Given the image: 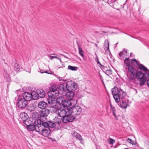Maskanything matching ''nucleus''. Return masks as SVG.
Returning a JSON list of instances; mask_svg holds the SVG:
<instances>
[{"mask_svg":"<svg viewBox=\"0 0 149 149\" xmlns=\"http://www.w3.org/2000/svg\"><path fill=\"white\" fill-rule=\"evenodd\" d=\"M37 94L38 96L41 98L44 97L45 94V92L42 89L38 90Z\"/></svg>","mask_w":149,"mask_h":149,"instance_id":"obj_24","label":"nucleus"},{"mask_svg":"<svg viewBox=\"0 0 149 149\" xmlns=\"http://www.w3.org/2000/svg\"><path fill=\"white\" fill-rule=\"evenodd\" d=\"M61 123V120H60L58 119V120L56 121H55L54 123V127L55 128H58L59 127V126Z\"/></svg>","mask_w":149,"mask_h":149,"instance_id":"obj_29","label":"nucleus"},{"mask_svg":"<svg viewBox=\"0 0 149 149\" xmlns=\"http://www.w3.org/2000/svg\"><path fill=\"white\" fill-rule=\"evenodd\" d=\"M104 49L106 52L107 51H108L109 54H110V52L109 49V42L107 40H106L104 43Z\"/></svg>","mask_w":149,"mask_h":149,"instance_id":"obj_22","label":"nucleus"},{"mask_svg":"<svg viewBox=\"0 0 149 149\" xmlns=\"http://www.w3.org/2000/svg\"><path fill=\"white\" fill-rule=\"evenodd\" d=\"M95 46H96V47H97V44H95Z\"/></svg>","mask_w":149,"mask_h":149,"instance_id":"obj_53","label":"nucleus"},{"mask_svg":"<svg viewBox=\"0 0 149 149\" xmlns=\"http://www.w3.org/2000/svg\"><path fill=\"white\" fill-rule=\"evenodd\" d=\"M96 61H98V58L97 56V58H96Z\"/></svg>","mask_w":149,"mask_h":149,"instance_id":"obj_45","label":"nucleus"},{"mask_svg":"<svg viewBox=\"0 0 149 149\" xmlns=\"http://www.w3.org/2000/svg\"><path fill=\"white\" fill-rule=\"evenodd\" d=\"M58 88V85L54 84H53L49 87L50 90L53 93V94H52V96H57L58 95L59 92L57 90Z\"/></svg>","mask_w":149,"mask_h":149,"instance_id":"obj_11","label":"nucleus"},{"mask_svg":"<svg viewBox=\"0 0 149 149\" xmlns=\"http://www.w3.org/2000/svg\"><path fill=\"white\" fill-rule=\"evenodd\" d=\"M68 69L72 70L75 71L77 70V68L75 66H72L70 65H69L68 67Z\"/></svg>","mask_w":149,"mask_h":149,"instance_id":"obj_35","label":"nucleus"},{"mask_svg":"<svg viewBox=\"0 0 149 149\" xmlns=\"http://www.w3.org/2000/svg\"><path fill=\"white\" fill-rule=\"evenodd\" d=\"M108 143L111 144H113L115 142V141L112 139L110 138L108 140Z\"/></svg>","mask_w":149,"mask_h":149,"instance_id":"obj_37","label":"nucleus"},{"mask_svg":"<svg viewBox=\"0 0 149 149\" xmlns=\"http://www.w3.org/2000/svg\"><path fill=\"white\" fill-rule=\"evenodd\" d=\"M139 68L140 70H142L143 71H144L145 72L146 71H148V69L146 67L144 66L143 65L141 64L139 66L138 69Z\"/></svg>","mask_w":149,"mask_h":149,"instance_id":"obj_30","label":"nucleus"},{"mask_svg":"<svg viewBox=\"0 0 149 149\" xmlns=\"http://www.w3.org/2000/svg\"><path fill=\"white\" fill-rule=\"evenodd\" d=\"M112 94L113 96L114 95H117L119 94L121 95V93H122L123 96H125L126 93L122 90L120 89H118L117 87H115L111 90Z\"/></svg>","mask_w":149,"mask_h":149,"instance_id":"obj_10","label":"nucleus"},{"mask_svg":"<svg viewBox=\"0 0 149 149\" xmlns=\"http://www.w3.org/2000/svg\"><path fill=\"white\" fill-rule=\"evenodd\" d=\"M51 55H56V54H52Z\"/></svg>","mask_w":149,"mask_h":149,"instance_id":"obj_49","label":"nucleus"},{"mask_svg":"<svg viewBox=\"0 0 149 149\" xmlns=\"http://www.w3.org/2000/svg\"><path fill=\"white\" fill-rule=\"evenodd\" d=\"M79 53L80 55L83 57L84 56V52L81 48L80 47H78Z\"/></svg>","mask_w":149,"mask_h":149,"instance_id":"obj_34","label":"nucleus"},{"mask_svg":"<svg viewBox=\"0 0 149 149\" xmlns=\"http://www.w3.org/2000/svg\"><path fill=\"white\" fill-rule=\"evenodd\" d=\"M128 100L126 99H125L124 97L122 99V102L120 104V107L122 108L126 109L127 107V102Z\"/></svg>","mask_w":149,"mask_h":149,"instance_id":"obj_19","label":"nucleus"},{"mask_svg":"<svg viewBox=\"0 0 149 149\" xmlns=\"http://www.w3.org/2000/svg\"><path fill=\"white\" fill-rule=\"evenodd\" d=\"M49 110L47 109H43L39 112V116L40 118H46L49 113Z\"/></svg>","mask_w":149,"mask_h":149,"instance_id":"obj_12","label":"nucleus"},{"mask_svg":"<svg viewBox=\"0 0 149 149\" xmlns=\"http://www.w3.org/2000/svg\"><path fill=\"white\" fill-rule=\"evenodd\" d=\"M41 125L43 127H48L49 128H52L54 127V123L52 122L48 121V122H43L41 121Z\"/></svg>","mask_w":149,"mask_h":149,"instance_id":"obj_13","label":"nucleus"},{"mask_svg":"<svg viewBox=\"0 0 149 149\" xmlns=\"http://www.w3.org/2000/svg\"><path fill=\"white\" fill-rule=\"evenodd\" d=\"M103 33H106V32H105V31H103Z\"/></svg>","mask_w":149,"mask_h":149,"instance_id":"obj_50","label":"nucleus"},{"mask_svg":"<svg viewBox=\"0 0 149 149\" xmlns=\"http://www.w3.org/2000/svg\"><path fill=\"white\" fill-rule=\"evenodd\" d=\"M97 64H100V62L99 61H97Z\"/></svg>","mask_w":149,"mask_h":149,"instance_id":"obj_46","label":"nucleus"},{"mask_svg":"<svg viewBox=\"0 0 149 149\" xmlns=\"http://www.w3.org/2000/svg\"><path fill=\"white\" fill-rule=\"evenodd\" d=\"M10 69H9V70H8V71H10Z\"/></svg>","mask_w":149,"mask_h":149,"instance_id":"obj_51","label":"nucleus"},{"mask_svg":"<svg viewBox=\"0 0 149 149\" xmlns=\"http://www.w3.org/2000/svg\"><path fill=\"white\" fill-rule=\"evenodd\" d=\"M53 58H56L57 59L58 58V57L56 56H50V58L51 60H52Z\"/></svg>","mask_w":149,"mask_h":149,"instance_id":"obj_41","label":"nucleus"},{"mask_svg":"<svg viewBox=\"0 0 149 149\" xmlns=\"http://www.w3.org/2000/svg\"><path fill=\"white\" fill-rule=\"evenodd\" d=\"M69 113L67 114L63 117L62 120L63 123H66L68 122H71L75 119L74 116L72 115L70 112Z\"/></svg>","mask_w":149,"mask_h":149,"instance_id":"obj_5","label":"nucleus"},{"mask_svg":"<svg viewBox=\"0 0 149 149\" xmlns=\"http://www.w3.org/2000/svg\"><path fill=\"white\" fill-rule=\"evenodd\" d=\"M131 64L132 65L136 66L139 65L138 61L136 59H132V61Z\"/></svg>","mask_w":149,"mask_h":149,"instance_id":"obj_33","label":"nucleus"},{"mask_svg":"<svg viewBox=\"0 0 149 149\" xmlns=\"http://www.w3.org/2000/svg\"><path fill=\"white\" fill-rule=\"evenodd\" d=\"M43 70H40V72L41 73H47V74H50L49 73H48V72L47 71H44V72H43Z\"/></svg>","mask_w":149,"mask_h":149,"instance_id":"obj_42","label":"nucleus"},{"mask_svg":"<svg viewBox=\"0 0 149 149\" xmlns=\"http://www.w3.org/2000/svg\"><path fill=\"white\" fill-rule=\"evenodd\" d=\"M32 119L31 118H28L27 119H26L23 122L26 125V126H29L33 124V122L32 121Z\"/></svg>","mask_w":149,"mask_h":149,"instance_id":"obj_21","label":"nucleus"},{"mask_svg":"<svg viewBox=\"0 0 149 149\" xmlns=\"http://www.w3.org/2000/svg\"><path fill=\"white\" fill-rule=\"evenodd\" d=\"M127 68L128 69V70L130 75H132L133 77H132L129 78L132 81H134V76H136L137 78V73L136 70L134 69V68L131 66H128Z\"/></svg>","mask_w":149,"mask_h":149,"instance_id":"obj_7","label":"nucleus"},{"mask_svg":"<svg viewBox=\"0 0 149 149\" xmlns=\"http://www.w3.org/2000/svg\"><path fill=\"white\" fill-rule=\"evenodd\" d=\"M147 83L148 86L149 87V79L147 80Z\"/></svg>","mask_w":149,"mask_h":149,"instance_id":"obj_43","label":"nucleus"},{"mask_svg":"<svg viewBox=\"0 0 149 149\" xmlns=\"http://www.w3.org/2000/svg\"><path fill=\"white\" fill-rule=\"evenodd\" d=\"M20 118L23 121V122L28 118L27 114L24 112L21 113L19 115Z\"/></svg>","mask_w":149,"mask_h":149,"instance_id":"obj_26","label":"nucleus"},{"mask_svg":"<svg viewBox=\"0 0 149 149\" xmlns=\"http://www.w3.org/2000/svg\"><path fill=\"white\" fill-rule=\"evenodd\" d=\"M110 106L111 110L112 111L113 115L114 116L115 118H117V117L116 114V111L115 110L114 107L113 106L111 103H110Z\"/></svg>","mask_w":149,"mask_h":149,"instance_id":"obj_28","label":"nucleus"},{"mask_svg":"<svg viewBox=\"0 0 149 149\" xmlns=\"http://www.w3.org/2000/svg\"><path fill=\"white\" fill-rule=\"evenodd\" d=\"M125 96H123L122 95V93H121V95L119 94H118L117 95H114L113 96V98H114L116 102L118 103L119 102L120 99H123V98Z\"/></svg>","mask_w":149,"mask_h":149,"instance_id":"obj_18","label":"nucleus"},{"mask_svg":"<svg viewBox=\"0 0 149 149\" xmlns=\"http://www.w3.org/2000/svg\"><path fill=\"white\" fill-rule=\"evenodd\" d=\"M65 95L68 100H72L74 96V93L73 91L68 90L65 93Z\"/></svg>","mask_w":149,"mask_h":149,"instance_id":"obj_15","label":"nucleus"},{"mask_svg":"<svg viewBox=\"0 0 149 149\" xmlns=\"http://www.w3.org/2000/svg\"><path fill=\"white\" fill-rule=\"evenodd\" d=\"M52 92V93L53 94V92Z\"/></svg>","mask_w":149,"mask_h":149,"instance_id":"obj_54","label":"nucleus"},{"mask_svg":"<svg viewBox=\"0 0 149 149\" xmlns=\"http://www.w3.org/2000/svg\"><path fill=\"white\" fill-rule=\"evenodd\" d=\"M69 110L71 114L74 116V118L77 115L80 114L82 110L80 107L78 105H75L69 108Z\"/></svg>","mask_w":149,"mask_h":149,"instance_id":"obj_3","label":"nucleus"},{"mask_svg":"<svg viewBox=\"0 0 149 149\" xmlns=\"http://www.w3.org/2000/svg\"><path fill=\"white\" fill-rule=\"evenodd\" d=\"M28 103L26 100H24L21 96H19L18 98L17 105L20 108H24L27 106Z\"/></svg>","mask_w":149,"mask_h":149,"instance_id":"obj_9","label":"nucleus"},{"mask_svg":"<svg viewBox=\"0 0 149 149\" xmlns=\"http://www.w3.org/2000/svg\"><path fill=\"white\" fill-rule=\"evenodd\" d=\"M106 71L107 73L108 74H112L111 71L110 70H106Z\"/></svg>","mask_w":149,"mask_h":149,"instance_id":"obj_40","label":"nucleus"},{"mask_svg":"<svg viewBox=\"0 0 149 149\" xmlns=\"http://www.w3.org/2000/svg\"><path fill=\"white\" fill-rule=\"evenodd\" d=\"M59 89L60 91L66 93L68 90L67 83L60 85L59 86Z\"/></svg>","mask_w":149,"mask_h":149,"instance_id":"obj_16","label":"nucleus"},{"mask_svg":"<svg viewBox=\"0 0 149 149\" xmlns=\"http://www.w3.org/2000/svg\"><path fill=\"white\" fill-rule=\"evenodd\" d=\"M127 141L129 143L131 144L132 145L134 144V141L128 138L127 139Z\"/></svg>","mask_w":149,"mask_h":149,"instance_id":"obj_36","label":"nucleus"},{"mask_svg":"<svg viewBox=\"0 0 149 149\" xmlns=\"http://www.w3.org/2000/svg\"><path fill=\"white\" fill-rule=\"evenodd\" d=\"M68 90L74 91L78 87L77 84L72 81H68L67 82Z\"/></svg>","mask_w":149,"mask_h":149,"instance_id":"obj_8","label":"nucleus"},{"mask_svg":"<svg viewBox=\"0 0 149 149\" xmlns=\"http://www.w3.org/2000/svg\"><path fill=\"white\" fill-rule=\"evenodd\" d=\"M66 100L65 99V100H64L62 106L64 107H67L70 106L72 105V103L73 100Z\"/></svg>","mask_w":149,"mask_h":149,"instance_id":"obj_20","label":"nucleus"},{"mask_svg":"<svg viewBox=\"0 0 149 149\" xmlns=\"http://www.w3.org/2000/svg\"><path fill=\"white\" fill-rule=\"evenodd\" d=\"M146 78H149V71L145 72L144 73L141 71H138L137 75V79H139L140 82V85L141 86L143 85L146 81Z\"/></svg>","mask_w":149,"mask_h":149,"instance_id":"obj_1","label":"nucleus"},{"mask_svg":"<svg viewBox=\"0 0 149 149\" xmlns=\"http://www.w3.org/2000/svg\"><path fill=\"white\" fill-rule=\"evenodd\" d=\"M132 53H130V56H132Z\"/></svg>","mask_w":149,"mask_h":149,"instance_id":"obj_48","label":"nucleus"},{"mask_svg":"<svg viewBox=\"0 0 149 149\" xmlns=\"http://www.w3.org/2000/svg\"><path fill=\"white\" fill-rule=\"evenodd\" d=\"M77 103V101H75V103Z\"/></svg>","mask_w":149,"mask_h":149,"instance_id":"obj_52","label":"nucleus"},{"mask_svg":"<svg viewBox=\"0 0 149 149\" xmlns=\"http://www.w3.org/2000/svg\"><path fill=\"white\" fill-rule=\"evenodd\" d=\"M47 104L44 102H39L38 105V107L40 108L43 109H45V108L47 107Z\"/></svg>","mask_w":149,"mask_h":149,"instance_id":"obj_23","label":"nucleus"},{"mask_svg":"<svg viewBox=\"0 0 149 149\" xmlns=\"http://www.w3.org/2000/svg\"><path fill=\"white\" fill-rule=\"evenodd\" d=\"M41 120H35L34 123L35 125L33 124L29 126H27V128L29 131H34L35 130L36 131L38 132L39 131V128L40 129V125H41Z\"/></svg>","mask_w":149,"mask_h":149,"instance_id":"obj_4","label":"nucleus"},{"mask_svg":"<svg viewBox=\"0 0 149 149\" xmlns=\"http://www.w3.org/2000/svg\"><path fill=\"white\" fill-rule=\"evenodd\" d=\"M72 136L75 137L77 139L79 140L81 143H83V139L82 138L81 136L77 132L74 131L72 133Z\"/></svg>","mask_w":149,"mask_h":149,"instance_id":"obj_17","label":"nucleus"},{"mask_svg":"<svg viewBox=\"0 0 149 149\" xmlns=\"http://www.w3.org/2000/svg\"><path fill=\"white\" fill-rule=\"evenodd\" d=\"M54 97L49 96L48 98V102L49 104H53L54 103H55L56 101L55 100L54 97L56 96H53Z\"/></svg>","mask_w":149,"mask_h":149,"instance_id":"obj_27","label":"nucleus"},{"mask_svg":"<svg viewBox=\"0 0 149 149\" xmlns=\"http://www.w3.org/2000/svg\"><path fill=\"white\" fill-rule=\"evenodd\" d=\"M119 55V58L120 59H123L125 56L123 55V54L121 52H120L118 54Z\"/></svg>","mask_w":149,"mask_h":149,"instance_id":"obj_39","label":"nucleus"},{"mask_svg":"<svg viewBox=\"0 0 149 149\" xmlns=\"http://www.w3.org/2000/svg\"><path fill=\"white\" fill-rule=\"evenodd\" d=\"M57 59H58L59 60L60 62L61 63V59L60 58H57Z\"/></svg>","mask_w":149,"mask_h":149,"instance_id":"obj_44","label":"nucleus"},{"mask_svg":"<svg viewBox=\"0 0 149 149\" xmlns=\"http://www.w3.org/2000/svg\"><path fill=\"white\" fill-rule=\"evenodd\" d=\"M20 69V66L19 64L17 63H15L14 64V69L17 71H19Z\"/></svg>","mask_w":149,"mask_h":149,"instance_id":"obj_32","label":"nucleus"},{"mask_svg":"<svg viewBox=\"0 0 149 149\" xmlns=\"http://www.w3.org/2000/svg\"><path fill=\"white\" fill-rule=\"evenodd\" d=\"M40 129L39 128V131L38 132H40L42 133V135L45 137L48 136L50 134V130L49 128L48 127H43L42 126L40 125Z\"/></svg>","mask_w":149,"mask_h":149,"instance_id":"obj_6","label":"nucleus"},{"mask_svg":"<svg viewBox=\"0 0 149 149\" xmlns=\"http://www.w3.org/2000/svg\"><path fill=\"white\" fill-rule=\"evenodd\" d=\"M52 108L53 112H55L59 116L61 117H63L64 116H65L67 114L70 113L69 111V108H59L58 107V106H56V105H55L54 107Z\"/></svg>","mask_w":149,"mask_h":149,"instance_id":"obj_2","label":"nucleus"},{"mask_svg":"<svg viewBox=\"0 0 149 149\" xmlns=\"http://www.w3.org/2000/svg\"><path fill=\"white\" fill-rule=\"evenodd\" d=\"M123 54V55L125 57V56H127V50H126L125 49H124L121 52Z\"/></svg>","mask_w":149,"mask_h":149,"instance_id":"obj_38","label":"nucleus"},{"mask_svg":"<svg viewBox=\"0 0 149 149\" xmlns=\"http://www.w3.org/2000/svg\"><path fill=\"white\" fill-rule=\"evenodd\" d=\"M65 98L63 97H58L56 101V102L61 105L62 106Z\"/></svg>","mask_w":149,"mask_h":149,"instance_id":"obj_25","label":"nucleus"},{"mask_svg":"<svg viewBox=\"0 0 149 149\" xmlns=\"http://www.w3.org/2000/svg\"><path fill=\"white\" fill-rule=\"evenodd\" d=\"M21 97L23 99H24V100H26L27 102L30 101L32 98H33L32 94L29 92H25L23 93Z\"/></svg>","mask_w":149,"mask_h":149,"instance_id":"obj_14","label":"nucleus"},{"mask_svg":"<svg viewBox=\"0 0 149 149\" xmlns=\"http://www.w3.org/2000/svg\"><path fill=\"white\" fill-rule=\"evenodd\" d=\"M100 65L101 66H102L103 67H104V66H103L102 65H101V63H100Z\"/></svg>","mask_w":149,"mask_h":149,"instance_id":"obj_47","label":"nucleus"},{"mask_svg":"<svg viewBox=\"0 0 149 149\" xmlns=\"http://www.w3.org/2000/svg\"><path fill=\"white\" fill-rule=\"evenodd\" d=\"M129 58H125L124 60V62L125 65H126L125 67L126 68H127L128 67V66H130L129 64Z\"/></svg>","mask_w":149,"mask_h":149,"instance_id":"obj_31","label":"nucleus"}]
</instances>
